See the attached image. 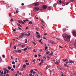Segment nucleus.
I'll return each instance as SVG.
<instances>
[{"label":"nucleus","mask_w":76,"mask_h":76,"mask_svg":"<svg viewBox=\"0 0 76 76\" xmlns=\"http://www.w3.org/2000/svg\"><path fill=\"white\" fill-rule=\"evenodd\" d=\"M62 36L65 41H66L67 42H69L70 41V35H67V34H63Z\"/></svg>","instance_id":"obj_1"},{"label":"nucleus","mask_w":76,"mask_h":76,"mask_svg":"<svg viewBox=\"0 0 76 76\" xmlns=\"http://www.w3.org/2000/svg\"><path fill=\"white\" fill-rule=\"evenodd\" d=\"M49 43H50V44H56V42L53 41H48Z\"/></svg>","instance_id":"obj_2"},{"label":"nucleus","mask_w":76,"mask_h":76,"mask_svg":"<svg viewBox=\"0 0 76 76\" xmlns=\"http://www.w3.org/2000/svg\"><path fill=\"white\" fill-rule=\"evenodd\" d=\"M42 7L43 9H46L47 8V6L45 5H43L42 6Z\"/></svg>","instance_id":"obj_3"},{"label":"nucleus","mask_w":76,"mask_h":76,"mask_svg":"<svg viewBox=\"0 0 76 76\" xmlns=\"http://www.w3.org/2000/svg\"><path fill=\"white\" fill-rule=\"evenodd\" d=\"M21 36L23 37H24V35H28V34H25V32H22L21 33Z\"/></svg>","instance_id":"obj_4"},{"label":"nucleus","mask_w":76,"mask_h":76,"mask_svg":"<svg viewBox=\"0 0 76 76\" xmlns=\"http://www.w3.org/2000/svg\"><path fill=\"white\" fill-rule=\"evenodd\" d=\"M72 33L74 36H76V31H73L72 32Z\"/></svg>","instance_id":"obj_5"},{"label":"nucleus","mask_w":76,"mask_h":76,"mask_svg":"<svg viewBox=\"0 0 76 76\" xmlns=\"http://www.w3.org/2000/svg\"><path fill=\"white\" fill-rule=\"evenodd\" d=\"M62 2V1H61V0H60L59 1H57V4H60Z\"/></svg>","instance_id":"obj_6"},{"label":"nucleus","mask_w":76,"mask_h":76,"mask_svg":"<svg viewBox=\"0 0 76 76\" xmlns=\"http://www.w3.org/2000/svg\"><path fill=\"white\" fill-rule=\"evenodd\" d=\"M34 4L35 5V6H38V5L39 4V2H37L36 3H34Z\"/></svg>","instance_id":"obj_7"},{"label":"nucleus","mask_w":76,"mask_h":76,"mask_svg":"<svg viewBox=\"0 0 76 76\" xmlns=\"http://www.w3.org/2000/svg\"><path fill=\"white\" fill-rule=\"evenodd\" d=\"M62 61H64V62H65V61H68V59H66L65 60L63 59Z\"/></svg>","instance_id":"obj_8"},{"label":"nucleus","mask_w":76,"mask_h":76,"mask_svg":"<svg viewBox=\"0 0 76 76\" xmlns=\"http://www.w3.org/2000/svg\"><path fill=\"white\" fill-rule=\"evenodd\" d=\"M37 37L38 38H41V35L40 34L37 35Z\"/></svg>","instance_id":"obj_9"},{"label":"nucleus","mask_w":76,"mask_h":76,"mask_svg":"<svg viewBox=\"0 0 76 76\" xmlns=\"http://www.w3.org/2000/svg\"><path fill=\"white\" fill-rule=\"evenodd\" d=\"M34 9L36 10H39V8L38 7H35L34 8Z\"/></svg>","instance_id":"obj_10"},{"label":"nucleus","mask_w":76,"mask_h":76,"mask_svg":"<svg viewBox=\"0 0 76 76\" xmlns=\"http://www.w3.org/2000/svg\"><path fill=\"white\" fill-rule=\"evenodd\" d=\"M17 53H22V51L19 50H17Z\"/></svg>","instance_id":"obj_11"},{"label":"nucleus","mask_w":76,"mask_h":76,"mask_svg":"<svg viewBox=\"0 0 76 76\" xmlns=\"http://www.w3.org/2000/svg\"><path fill=\"white\" fill-rule=\"evenodd\" d=\"M13 53H18V50H15L13 51Z\"/></svg>","instance_id":"obj_12"},{"label":"nucleus","mask_w":76,"mask_h":76,"mask_svg":"<svg viewBox=\"0 0 76 76\" xmlns=\"http://www.w3.org/2000/svg\"><path fill=\"white\" fill-rule=\"evenodd\" d=\"M59 63H60V61H58L55 62V64H59Z\"/></svg>","instance_id":"obj_13"},{"label":"nucleus","mask_w":76,"mask_h":76,"mask_svg":"<svg viewBox=\"0 0 76 76\" xmlns=\"http://www.w3.org/2000/svg\"><path fill=\"white\" fill-rule=\"evenodd\" d=\"M17 25H18V26H19V27H22V26H21L20 25V24L18 23H17Z\"/></svg>","instance_id":"obj_14"},{"label":"nucleus","mask_w":76,"mask_h":76,"mask_svg":"<svg viewBox=\"0 0 76 76\" xmlns=\"http://www.w3.org/2000/svg\"><path fill=\"white\" fill-rule=\"evenodd\" d=\"M64 66H66L68 68H69V66H67V64H64Z\"/></svg>","instance_id":"obj_15"},{"label":"nucleus","mask_w":76,"mask_h":76,"mask_svg":"<svg viewBox=\"0 0 76 76\" xmlns=\"http://www.w3.org/2000/svg\"><path fill=\"white\" fill-rule=\"evenodd\" d=\"M23 38V37L21 35H20L19 36V39H22V38Z\"/></svg>","instance_id":"obj_16"},{"label":"nucleus","mask_w":76,"mask_h":76,"mask_svg":"<svg viewBox=\"0 0 76 76\" xmlns=\"http://www.w3.org/2000/svg\"><path fill=\"white\" fill-rule=\"evenodd\" d=\"M29 24H31V25H32V21H30L28 23Z\"/></svg>","instance_id":"obj_17"},{"label":"nucleus","mask_w":76,"mask_h":76,"mask_svg":"<svg viewBox=\"0 0 76 76\" xmlns=\"http://www.w3.org/2000/svg\"><path fill=\"white\" fill-rule=\"evenodd\" d=\"M50 51H49L48 52H46V54L47 55H48L49 53H50Z\"/></svg>","instance_id":"obj_18"},{"label":"nucleus","mask_w":76,"mask_h":76,"mask_svg":"<svg viewBox=\"0 0 76 76\" xmlns=\"http://www.w3.org/2000/svg\"><path fill=\"white\" fill-rule=\"evenodd\" d=\"M53 52H51V53H50V56H52V55H53Z\"/></svg>","instance_id":"obj_19"},{"label":"nucleus","mask_w":76,"mask_h":76,"mask_svg":"<svg viewBox=\"0 0 76 76\" xmlns=\"http://www.w3.org/2000/svg\"><path fill=\"white\" fill-rule=\"evenodd\" d=\"M4 71H7V69L6 68H4Z\"/></svg>","instance_id":"obj_20"},{"label":"nucleus","mask_w":76,"mask_h":76,"mask_svg":"<svg viewBox=\"0 0 76 76\" xmlns=\"http://www.w3.org/2000/svg\"><path fill=\"white\" fill-rule=\"evenodd\" d=\"M25 40H26L25 42V43H26L28 42V39H26Z\"/></svg>","instance_id":"obj_21"},{"label":"nucleus","mask_w":76,"mask_h":76,"mask_svg":"<svg viewBox=\"0 0 76 76\" xmlns=\"http://www.w3.org/2000/svg\"><path fill=\"white\" fill-rule=\"evenodd\" d=\"M41 62L40 63H43L44 62V60H43V59H42L41 60Z\"/></svg>","instance_id":"obj_22"},{"label":"nucleus","mask_w":76,"mask_h":76,"mask_svg":"<svg viewBox=\"0 0 76 76\" xmlns=\"http://www.w3.org/2000/svg\"><path fill=\"white\" fill-rule=\"evenodd\" d=\"M34 72V70H33V69H31V70L30 73H32V72Z\"/></svg>","instance_id":"obj_23"},{"label":"nucleus","mask_w":76,"mask_h":76,"mask_svg":"<svg viewBox=\"0 0 76 76\" xmlns=\"http://www.w3.org/2000/svg\"><path fill=\"white\" fill-rule=\"evenodd\" d=\"M74 45L76 48V41L74 43Z\"/></svg>","instance_id":"obj_24"},{"label":"nucleus","mask_w":76,"mask_h":76,"mask_svg":"<svg viewBox=\"0 0 76 76\" xmlns=\"http://www.w3.org/2000/svg\"><path fill=\"white\" fill-rule=\"evenodd\" d=\"M32 42H33V43L34 45H36V43H35V42L33 41Z\"/></svg>","instance_id":"obj_25"},{"label":"nucleus","mask_w":76,"mask_h":76,"mask_svg":"<svg viewBox=\"0 0 76 76\" xmlns=\"http://www.w3.org/2000/svg\"><path fill=\"white\" fill-rule=\"evenodd\" d=\"M51 9V7H48V10H50Z\"/></svg>","instance_id":"obj_26"},{"label":"nucleus","mask_w":76,"mask_h":76,"mask_svg":"<svg viewBox=\"0 0 76 76\" xmlns=\"http://www.w3.org/2000/svg\"><path fill=\"white\" fill-rule=\"evenodd\" d=\"M8 69L9 70H10L11 69V67L10 66H8Z\"/></svg>","instance_id":"obj_27"},{"label":"nucleus","mask_w":76,"mask_h":76,"mask_svg":"<svg viewBox=\"0 0 76 76\" xmlns=\"http://www.w3.org/2000/svg\"><path fill=\"white\" fill-rule=\"evenodd\" d=\"M48 49V47L47 46H45V50H47Z\"/></svg>","instance_id":"obj_28"},{"label":"nucleus","mask_w":76,"mask_h":76,"mask_svg":"<svg viewBox=\"0 0 76 76\" xmlns=\"http://www.w3.org/2000/svg\"><path fill=\"white\" fill-rule=\"evenodd\" d=\"M23 67L24 68H25L26 67V65L24 64L23 65Z\"/></svg>","instance_id":"obj_29"},{"label":"nucleus","mask_w":76,"mask_h":76,"mask_svg":"<svg viewBox=\"0 0 76 76\" xmlns=\"http://www.w3.org/2000/svg\"><path fill=\"white\" fill-rule=\"evenodd\" d=\"M12 64H15V62L14 61H13L12 62Z\"/></svg>","instance_id":"obj_30"},{"label":"nucleus","mask_w":76,"mask_h":76,"mask_svg":"<svg viewBox=\"0 0 76 76\" xmlns=\"http://www.w3.org/2000/svg\"><path fill=\"white\" fill-rule=\"evenodd\" d=\"M21 23H22L23 24H25V22H24L22 20L21 21Z\"/></svg>","instance_id":"obj_31"},{"label":"nucleus","mask_w":76,"mask_h":76,"mask_svg":"<svg viewBox=\"0 0 76 76\" xmlns=\"http://www.w3.org/2000/svg\"><path fill=\"white\" fill-rule=\"evenodd\" d=\"M36 28V29H37V30L38 31H39V28Z\"/></svg>","instance_id":"obj_32"},{"label":"nucleus","mask_w":76,"mask_h":76,"mask_svg":"<svg viewBox=\"0 0 76 76\" xmlns=\"http://www.w3.org/2000/svg\"><path fill=\"white\" fill-rule=\"evenodd\" d=\"M2 57H3V58H5V55H2Z\"/></svg>","instance_id":"obj_33"},{"label":"nucleus","mask_w":76,"mask_h":76,"mask_svg":"<svg viewBox=\"0 0 76 76\" xmlns=\"http://www.w3.org/2000/svg\"><path fill=\"white\" fill-rule=\"evenodd\" d=\"M3 71H2L1 73V75H3Z\"/></svg>","instance_id":"obj_34"},{"label":"nucleus","mask_w":76,"mask_h":76,"mask_svg":"<svg viewBox=\"0 0 76 76\" xmlns=\"http://www.w3.org/2000/svg\"><path fill=\"white\" fill-rule=\"evenodd\" d=\"M13 68H14V69H15V67H16V65H13Z\"/></svg>","instance_id":"obj_35"},{"label":"nucleus","mask_w":76,"mask_h":76,"mask_svg":"<svg viewBox=\"0 0 76 76\" xmlns=\"http://www.w3.org/2000/svg\"><path fill=\"white\" fill-rule=\"evenodd\" d=\"M27 35H26L27 36H29L30 35H31V33H29L28 34H27Z\"/></svg>","instance_id":"obj_36"},{"label":"nucleus","mask_w":76,"mask_h":76,"mask_svg":"<svg viewBox=\"0 0 76 76\" xmlns=\"http://www.w3.org/2000/svg\"><path fill=\"white\" fill-rule=\"evenodd\" d=\"M6 71H4V75H6Z\"/></svg>","instance_id":"obj_37"},{"label":"nucleus","mask_w":76,"mask_h":76,"mask_svg":"<svg viewBox=\"0 0 76 76\" xmlns=\"http://www.w3.org/2000/svg\"><path fill=\"white\" fill-rule=\"evenodd\" d=\"M25 47V45H23L21 46V47L22 48H24V47Z\"/></svg>","instance_id":"obj_38"},{"label":"nucleus","mask_w":76,"mask_h":76,"mask_svg":"<svg viewBox=\"0 0 76 76\" xmlns=\"http://www.w3.org/2000/svg\"><path fill=\"white\" fill-rule=\"evenodd\" d=\"M14 49H16V46H14Z\"/></svg>","instance_id":"obj_39"},{"label":"nucleus","mask_w":76,"mask_h":76,"mask_svg":"<svg viewBox=\"0 0 76 76\" xmlns=\"http://www.w3.org/2000/svg\"><path fill=\"white\" fill-rule=\"evenodd\" d=\"M18 12H19V11L18 10H17L16 11V13H18Z\"/></svg>","instance_id":"obj_40"},{"label":"nucleus","mask_w":76,"mask_h":76,"mask_svg":"<svg viewBox=\"0 0 76 76\" xmlns=\"http://www.w3.org/2000/svg\"><path fill=\"white\" fill-rule=\"evenodd\" d=\"M27 50V48H25L24 49L23 51H26Z\"/></svg>","instance_id":"obj_41"},{"label":"nucleus","mask_w":76,"mask_h":76,"mask_svg":"<svg viewBox=\"0 0 76 76\" xmlns=\"http://www.w3.org/2000/svg\"><path fill=\"white\" fill-rule=\"evenodd\" d=\"M71 63H74V61H71Z\"/></svg>","instance_id":"obj_42"},{"label":"nucleus","mask_w":76,"mask_h":76,"mask_svg":"<svg viewBox=\"0 0 76 76\" xmlns=\"http://www.w3.org/2000/svg\"><path fill=\"white\" fill-rule=\"evenodd\" d=\"M18 22L19 23H22V20L21 21H18Z\"/></svg>","instance_id":"obj_43"},{"label":"nucleus","mask_w":76,"mask_h":76,"mask_svg":"<svg viewBox=\"0 0 76 76\" xmlns=\"http://www.w3.org/2000/svg\"><path fill=\"white\" fill-rule=\"evenodd\" d=\"M72 74H73V75H75V72H72Z\"/></svg>","instance_id":"obj_44"},{"label":"nucleus","mask_w":76,"mask_h":76,"mask_svg":"<svg viewBox=\"0 0 76 76\" xmlns=\"http://www.w3.org/2000/svg\"><path fill=\"white\" fill-rule=\"evenodd\" d=\"M56 4H57L56 3H55L53 5V7H54L55 6H56Z\"/></svg>","instance_id":"obj_45"},{"label":"nucleus","mask_w":76,"mask_h":76,"mask_svg":"<svg viewBox=\"0 0 76 76\" xmlns=\"http://www.w3.org/2000/svg\"><path fill=\"white\" fill-rule=\"evenodd\" d=\"M48 69V66L47 65L46 67V69Z\"/></svg>","instance_id":"obj_46"},{"label":"nucleus","mask_w":76,"mask_h":76,"mask_svg":"<svg viewBox=\"0 0 76 76\" xmlns=\"http://www.w3.org/2000/svg\"><path fill=\"white\" fill-rule=\"evenodd\" d=\"M41 64H42V63L41 62L39 64V65L40 66H41Z\"/></svg>","instance_id":"obj_47"},{"label":"nucleus","mask_w":76,"mask_h":76,"mask_svg":"<svg viewBox=\"0 0 76 76\" xmlns=\"http://www.w3.org/2000/svg\"><path fill=\"white\" fill-rule=\"evenodd\" d=\"M13 19L12 18H11V20H10L11 22H13Z\"/></svg>","instance_id":"obj_48"},{"label":"nucleus","mask_w":76,"mask_h":76,"mask_svg":"<svg viewBox=\"0 0 76 76\" xmlns=\"http://www.w3.org/2000/svg\"><path fill=\"white\" fill-rule=\"evenodd\" d=\"M11 58L12 60H13V56H11Z\"/></svg>","instance_id":"obj_49"},{"label":"nucleus","mask_w":76,"mask_h":76,"mask_svg":"<svg viewBox=\"0 0 76 76\" xmlns=\"http://www.w3.org/2000/svg\"><path fill=\"white\" fill-rule=\"evenodd\" d=\"M28 61L27 60H26L25 61L26 63H28Z\"/></svg>","instance_id":"obj_50"},{"label":"nucleus","mask_w":76,"mask_h":76,"mask_svg":"<svg viewBox=\"0 0 76 76\" xmlns=\"http://www.w3.org/2000/svg\"><path fill=\"white\" fill-rule=\"evenodd\" d=\"M26 65H29V63H26Z\"/></svg>","instance_id":"obj_51"},{"label":"nucleus","mask_w":76,"mask_h":76,"mask_svg":"<svg viewBox=\"0 0 76 76\" xmlns=\"http://www.w3.org/2000/svg\"><path fill=\"white\" fill-rule=\"evenodd\" d=\"M38 56H37V55H36L35 56V58H37Z\"/></svg>","instance_id":"obj_52"},{"label":"nucleus","mask_w":76,"mask_h":76,"mask_svg":"<svg viewBox=\"0 0 76 76\" xmlns=\"http://www.w3.org/2000/svg\"><path fill=\"white\" fill-rule=\"evenodd\" d=\"M36 61V60L35 59H34L33 61H32V62H35Z\"/></svg>","instance_id":"obj_53"},{"label":"nucleus","mask_w":76,"mask_h":76,"mask_svg":"<svg viewBox=\"0 0 76 76\" xmlns=\"http://www.w3.org/2000/svg\"><path fill=\"white\" fill-rule=\"evenodd\" d=\"M36 34L37 35H39V33L37 31L36 32Z\"/></svg>","instance_id":"obj_54"},{"label":"nucleus","mask_w":76,"mask_h":76,"mask_svg":"<svg viewBox=\"0 0 76 76\" xmlns=\"http://www.w3.org/2000/svg\"><path fill=\"white\" fill-rule=\"evenodd\" d=\"M40 21L41 22H42L43 23L44 22V21L43 20H40Z\"/></svg>","instance_id":"obj_55"},{"label":"nucleus","mask_w":76,"mask_h":76,"mask_svg":"<svg viewBox=\"0 0 76 76\" xmlns=\"http://www.w3.org/2000/svg\"><path fill=\"white\" fill-rule=\"evenodd\" d=\"M69 64L71 63V61H69Z\"/></svg>","instance_id":"obj_56"},{"label":"nucleus","mask_w":76,"mask_h":76,"mask_svg":"<svg viewBox=\"0 0 76 76\" xmlns=\"http://www.w3.org/2000/svg\"><path fill=\"white\" fill-rule=\"evenodd\" d=\"M29 75H30V76H33L32 75V73L30 74Z\"/></svg>","instance_id":"obj_57"},{"label":"nucleus","mask_w":76,"mask_h":76,"mask_svg":"<svg viewBox=\"0 0 76 76\" xmlns=\"http://www.w3.org/2000/svg\"><path fill=\"white\" fill-rule=\"evenodd\" d=\"M33 51H34V52H36V50H35V49L33 50Z\"/></svg>","instance_id":"obj_58"},{"label":"nucleus","mask_w":76,"mask_h":76,"mask_svg":"<svg viewBox=\"0 0 76 76\" xmlns=\"http://www.w3.org/2000/svg\"><path fill=\"white\" fill-rule=\"evenodd\" d=\"M21 5L22 6H24V3H22V4H21Z\"/></svg>","instance_id":"obj_59"},{"label":"nucleus","mask_w":76,"mask_h":76,"mask_svg":"<svg viewBox=\"0 0 76 76\" xmlns=\"http://www.w3.org/2000/svg\"><path fill=\"white\" fill-rule=\"evenodd\" d=\"M59 48H63V47H61V46H59Z\"/></svg>","instance_id":"obj_60"},{"label":"nucleus","mask_w":76,"mask_h":76,"mask_svg":"<svg viewBox=\"0 0 76 76\" xmlns=\"http://www.w3.org/2000/svg\"><path fill=\"white\" fill-rule=\"evenodd\" d=\"M11 71H13L14 70V69L12 68L11 69Z\"/></svg>","instance_id":"obj_61"},{"label":"nucleus","mask_w":76,"mask_h":76,"mask_svg":"<svg viewBox=\"0 0 76 76\" xmlns=\"http://www.w3.org/2000/svg\"><path fill=\"white\" fill-rule=\"evenodd\" d=\"M7 73H9V70H7Z\"/></svg>","instance_id":"obj_62"},{"label":"nucleus","mask_w":76,"mask_h":76,"mask_svg":"<svg viewBox=\"0 0 76 76\" xmlns=\"http://www.w3.org/2000/svg\"><path fill=\"white\" fill-rule=\"evenodd\" d=\"M39 51H40V52H41L42 51V49H40L39 50Z\"/></svg>","instance_id":"obj_63"},{"label":"nucleus","mask_w":76,"mask_h":76,"mask_svg":"<svg viewBox=\"0 0 76 76\" xmlns=\"http://www.w3.org/2000/svg\"><path fill=\"white\" fill-rule=\"evenodd\" d=\"M6 76H9V74H8L6 75Z\"/></svg>","instance_id":"obj_64"}]
</instances>
